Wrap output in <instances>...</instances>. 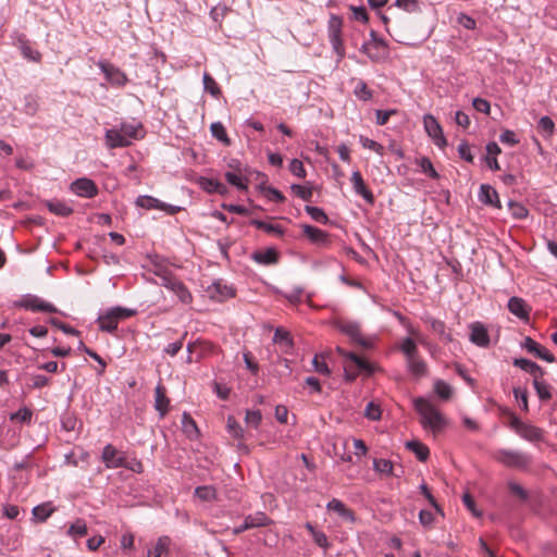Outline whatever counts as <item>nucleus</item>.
<instances>
[{"instance_id":"1","label":"nucleus","mask_w":557,"mask_h":557,"mask_svg":"<svg viewBox=\"0 0 557 557\" xmlns=\"http://www.w3.org/2000/svg\"><path fill=\"white\" fill-rule=\"evenodd\" d=\"M414 408L421 417L420 422L424 429H429L436 434L445 428L446 419L429 400L422 397L414 399Z\"/></svg>"},{"instance_id":"2","label":"nucleus","mask_w":557,"mask_h":557,"mask_svg":"<svg viewBox=\"0 0 557 557\" xmlns=\"http://www.w3.org/2000/svg\"><path fill=\"white\" fill-rule=\"evenodd\" d=\"M135 314V310L116 307L111 309L104 315L99 317V326L101 331L114 332L120 320L129 318Z\"/></svg>"},{"instance_id":"3","label":"nucleus","mask_w":557,"mask_h":557,"mask_svg":"<svg viewBox=\"0 0 557 557\" xmlns=\"http://www.w3.org/2000/svg\"><path fill=\"white\" fill-rule=\"evenodd\" d=\"M361 51L376 62L387 55V42L380 38L375 30H371L370 40L362 45Z\"/></svg>"},{"instance_id":"4","label":"nucleus","mask_w":557,"mask_h":557,"mask_svg":"<svg viewBox=\"0 0 557 557\" xmlns=\"http://www.w3.org/2000/svg\"><path fill=\"white\" fill-rule=\"evenodd\" d=\"M497 460L507 467L525 468L530 463V457L515 450H499Z\"/></svg>"},{"instance_id":"5","label":"nucleus","mask_w":557,"mask_h":557,"mask_svg":"<svg viewBox=\"0 0 557 557\" xmlns=\"http://www.w3.org/2000/svg\"><path fill=\"white\" fill-rule=\"evenodd\" d=\"M423 124L425 132L430 137L433 138L436 146H438L440 148H444L447 146V139L443 134L442 126L433 115L426 114L423 119Z\"/></svg>"},{"instance_id":"6","label":"nucleus","mask_w":557,"mask_h":557,"mask_svg":"<svg viewBox=\"0 0 557 557\" xmlns=\"http://www.w3.org/2000/svg\"><path fill=\"white\" fill-rule=\"evenodd\" d=\"M98 66L106 75L108 82L112 85L121 87L127 83L128 79L126 74L113 64L106 61H99Z\"/></svg>"},{"instance_id":"7","label":"nucleus","mask_w":557,"mask_h":557,"mask_svg":"<svg viewBox=\"0 0 557 557\" xmlns=\"http://www.w3.org/2000/svg\"><path fill=\"white\" fill-rule=\"evenodd\" d=\"M341 332L346 334L352 342L357 343L361 347H370L371 342L364 338L361 334V330L358 323L355 322H343L338 325Z\"/></svg>"},{"instance_id":"8","label":"nucleus","mask_w":557,"mask_h":557,"mask_svg":"<svg viewBox=\"0 0 557 557\" xmlns=\"http://www.w3.org/2000/svg\"><path fill=\"white\" fill-rule=\"evenodd\" d=\"M74 194L81 197L92 198L98 194L96 184L89 178H77L71 184Z\"/></svg>"},{"instance_id":"9","label":"nucleus","mask_w":557,"mask_h":557,"mask_svg":"<svg viewBox=\"0 0 557 557\" xmlns=\"http://www.w3.org/2000/svg\"><path fill=\"white\" fill-rule=\"evenodd\" d=\"M18 306L32 311L42 312H55L57 309L53 305L41 300L37 296H26L20 302Z\"/></svg>"},{"instance_id":"10","label":"nucleus","mask_w":557,"mask_h":557,"mask_svg":"<svg viewBox=\"0 0 557 557\" xmlns=\"http://www.w3.org/2000/svg\"><path fill=\"white\" fill-rule=\"evenodd\" d=\"M102 461L107 468H119L125 466V459L113 445L108 444L102 450Z\"/></svg>"},{"instance_id":"11","label":"nucleus","mask_w":557,"mask_h":557,"mask_svg":"<svg viewBox=\"0 0 557 557\" xmlns=\"http://www.w3.org/2000/svg\"><path fill=\"white\" fill-rule=\"evenodd\" d=\"M470 341L480 347H487L490 344V336L487 329L481 322H473L470 325Z\"/></svg>"},{"instance_id":"12","label":"nucleus","mask_w":557,"mask_h":557,"mask_svg":"<svg viewBox=\"0 0 557 557\" xmlns=\"http://www.w3.org/2000/svg\"><path fill=\"white\" fill-rule=\"evenodd\" d=\"M16 47L25 59L32 62H40L41 53L33 48L32 42L25 37V35H20L17 37Z\"/></svg>"},{"instance_id":"13","label":"nucleus","mask_w":557,"mask_h":557,"mask_svg":"<svg viewBox=\"0 0 557 557\" xmlns=\"http://www.w3.org/2000/svg\"><path fill=\"white\" fill-rule=\"evenodd\" d=\"M351 183L356 194L360 195L370 205L374 202V196L371 193V190L367 187L359 171L352 172Z\"/></svg>"},{"instance_id":"14","label":"nucleus","mask_w":557,"mask_h":557,"mask_svg":"<svg viewBox=\"0 0 557 557\" xmlns=\"http://www.w3.org/2000/svg\"><path fill=\"white\" fill-rule=\"evenodd\" d=\"M508 310L517 318L528 321L531 308L522 298L513 296L508 301Z\"/></svg>"},{"instance_id":"15","label":"nucleus","mask_w":557,"mask_h":557,"mask_svg":"<svg viewBox=\"0 0 557 557\" xmlns=\"http://www.w3.org/2000/svg\"><path fill=\"white\" fill-rule=\"evenodd\" d=\"M523 347L531 354H534L537 358L543 359L547 362L555 360L553 354H550L545 347L540 345L531 337H525Z\"/></svg>"},{"instance_id":"16","label":"nucleus","mask_w":557,"mask_h":557,"mask_svg":"<svg viewBox=\"0 0 557 557\" xmlns=\"http://www.w3.org/2000/svg\"><path fill=\"white\" fill-rule=\"evenodd\" d=\"M479 199L482 203L495 207L497 209L502 208L500 200L498 198L497 191L487 184H483L480 187Z\"/></svg>"},{"instance_id":"17","label":"nucleus","mask_w":557,"mask_h":557,"mask_svg":"<svg viewBox=\"0 0 557 557\" xmlns=\"http://www.w3.org/2000/svg\"><path fill=\"white\" fill-rule=\"evenodd\" d=\"M106 144L111 149L131 145L129 138L124 136L117 128H111L106 132Z\"/></svg>"},{"instance_id":"18","label":"nucleus","mask_w":557,"mask_h":557,"mask_svg":"<svg viewBox=\"0 0 557 557\" xmlns=\"http://www.w3.org/2000/svg\"><path fill=\"white\" fill-rule=\"evenodd\" d=\"M329 511L336 512L343 520L348 522H355L356 517L352 510L346 507V505L336 498L330 500L326 505Z\"/></svg>"},{"instance_id":"19","label":"nucleus","mask_w":557,"mask_h":557,"mask_svg":"<svg viewBox=\"0 0 557 557\" xmlns=\"http://www.w3.org/2000/svg\"><path fill=\"white\" fill-rule=\"evenodd\" d=\"M170 399L166 397V389L162 384H158L154 389V408L161 417L169 411Z\"/></svg>"},{"instance_id":"20","label":"nucleus","mask_w":557,"mask_h":557,"mask_svg":"<svg viewBox=\"0 0 557 557\" xmlns=\"http://www.w3.org/2000/svg\"><path fill=\"white\" fill-rule=\"evenodd\" d=\"M408 371L417 379L425 376L428 366L420 355L406 359Z\"/></svg>"},{"instance_id":"21","label":"nucleus","mask_w":557,"mask_h":557,"mask_svg":"<svg viewBox=\"0 0 557 557\" xmlns=\"http://www.w3.org/2000/svg\"><path fill=\"white\" fill-rule=\"evenodd\" d=\"M304 234L313 244L324 245L329 242V234L315 226L304 224L301 225Z\"/></svg>"},{"instance_id":"22","label":"nucleus","mask_w":557,"mask_h":557,"mask_svg":"<svg viewBox=\"0 0 557 557\" xmlns=\"http://www.w3.org/2000/svg\"><path fill=\"white\" fill-rule=\"evenodd\" d=\"M337 351L343 357L349 359L357 367L358 370L364 371L369 374H371L374 371L373 366L371 363H369L367 360L359 357L358 355H356L354 352H348L341 347H337Z\"/></svg>"},{"instance_id":"23","label":"nucleus","mask_w":557,"mask_h":557,"mask_svg":"<svg viewBox=\"0 0 557 557\" xmlns=\"http://www.w3.org/2000/svg\"><path fill=\"white\" fill-rule=\"evenodd\" d=\"M513 364L519 367L523 371L532 374L534 376V379L542 377L544 374L543 369L539 364H536L535 362H533L529 359H524V358L515 359Z\"/></svg>"},{"instance_id":"24","label":"nucleus","mask_w":557,"mask_h":557,"mask_svg":"<svg viewBox=\"0 0 557 557\" xmlns=\"http://www.w3.org/2000/svg\"><path fill=\"white\" fill-rule=\"evenodd\" d=\"M252 259L258 263L269 265L276 263L278 256L274 248H268L263 251H256Z\"/></svg>"},{"instance_id":"25","label":"nucleus","mask_w":557,"mask_h":557,"mask_svg":"<svg viewBox=\"0 0 557 557\" xmlns=\"http://www.w3.org/2000/svg\"><path fill=\"white\" fill-rule=\"evenodd\" d=\"M518 434L530 442H539L543 440V431L540 428L530 424L520 426Z\"/></svg>"},{"instance_id":"26","label":"nucleus","mask_w":557,"mask_h":557,"mask_svg":"<svg viewBox=\"0 0 557 557\" xmlns=\"http://www.w3.org/2000/svg\"><path fill=\"white\" fill-rule=\"evenodd\" d=\"M54 511L51 503H44L33 508V518L37 522H45Z\"/></svg>"},{"instance_id":"27","label":"nucleus","mask_w":557,"mask_h":557,"mask_svg":"<svg viewBox=\"0 0 557 557\" xmlns=\"http://www.w3.org/2000/svg\"><path fill=\"white\" fill-rule=\"evenodd\" d=\"M406 447L414 453L420 461H425L430 455L428 446L419 441H409L406 443Z\"/></svg>"},{"instance_id":"28","label":"nucleus","mask_w":557,"mask_h":557,"mask_svg":"<svg viewBox=\"0 0 557 557\" xmlns=\"http://www.w3.org/2000/svg\"><path fill=\"white\" fill-rule=\"evenodd\" d=\"M169 290H171L173 294H175L183 304L191 302V299H193L191 294L189 293L187 287L183 284V282L180 281L178 278L173 284V287H170Z\"/></svg>"},{"instance_id":"29","label":"nucleus","mask_w":557,"mask_h":557,"mask_svg":"<svg viewBox=\"0 0 557 557\" xmlns=\"http://www.w3.org/2000/svg\"><path fill=\"white\" fill-rule=\"evenodd\" d=\"M171 540L168 536H161L158 539L156 545L148 549L147 557H161V555L168 552Z\"/></svg>"},{"instance_id":"30","label":"nucleus","mask_w":557,"mask_h":557,"mask_svg":"<svg viewBox=\"0 0 557 557\" xmlns=\"http://www.w3.org/2000/svg\"><path fill=\"white\" fill-rule=\"evenodd\" d=\"M343 18L338 15L332 14L327 23L329 38L342 36Z\"/></svg>"},{"instance_id":"31","label":"nucleus","mask_w":557,"mask_h":557,"mask_svg":"<svg viewBox=\"0 0 557 557\" xmlns=\"http://www.w3.org/2000/svg\"><path fill=\"white\" fill-rule=\"evenodd\" d=\"M136 205L138 207H141L145 209H161V210L166 209L165 205H163L160 200H158L151 196H139L136 199Z\"/></svg>"},{"instance_id":"32","label":"nucleus","mask_w":557,"mask_h":557,"mask_svg":"<svg viewBox=\"0 0 557 557\" xmlns=\"http://www.w3.org/2000/svg\"><path fill=\"white\" fill-rule=\"evenodd\" d=\"M537 129L545 139H549L554 134L555 123L549 116H543L539 121Z\"/></svg>"},{"instance_id":"33","label":"nucleus","mask_w":557,"mask_h":557,"mask_svg":"<svg viewBox=\"0 0 557 557\" xmlns=\"http://www.w3.org/2000/svg\"><path fill=\"white\" fill-rule=\"evenodd\" d=\"M49 211L60 216H67L72 213V208L60 200H51L47 202Z\"/></svg>"},{"instance_id":"34","label":"nucleus","mask_w":557,"mask_h":557,"mask_svg":"<svg viewBox=\"0 0 557 557\" xmlns=\"http://www.w3.org/2000/svg\"><path fill=\"white\" fill-rule=\"evenodd\" d=\"M210 131L214 138H216L218 140H220L221 143H223L226 146L231 145V139L228 138V136L226 134V129L221 122L212 123L210 126Z\"/></svg>"},{"instance_id":"35","label":"nucleus","mask_w":557,"mask_h":557,"mask_svg":"<svg viewBox=\"0 0 557 557\" xmlns=\"http://www.w3.org/2000/svg\"><path fill=\"white\" fill-rule=\"evenodd\" d=\"M224 176L228 184L242 190L247 189V184L242 176V169H237V172L227 171Z\"/></svg>"},{"instance_id":"36","label":"nucleus","mask_w":557,"mask_h":557,"mask_svg":"<svg viewBox=\"0 0 557 557\" xmlns=\"http://www.w3.org/2000/svg\"><path fill=\"white\" fill-rule=\"evenodd\" d=\"M248 527L250 529L258 528V527H265L270 524L271 520L270 518L264 515L263 512H257L255 515H249L245 518Z\"/></svg>"},{"instance_id":"37","label":"nucleus","mask_w":557,"mask_h":557,"mask_svg":"<svg viewBox=\"0 0 557 557\" xmlns=\"http://www.w3.org/2000/svg\"><path fill=\"white\" fill-rule=\"evenodd\" d=\"M87 532V524L83 519H76L67 530V534L73 539L85 536Z\"/></svg>"},{"instance_id":"38","label":"nucleus","mask_w":557,"mask_h":557,"mask_svg":"<svg viewBox=\"0 0 557 557\" xmlns=\"http://www.w3.org/2000/svg\"><path fill=\"white\" fill-rule=\"evenodd\" d=\"M428 321L433 332L442 336L446 342H453V336L450 333L446 332V325L443 321L433 318Z\"/></svg>"},{"instance_id":"39","label":"nucleus","mask_w":557,"mask_h":557,"mask_svg":"<svg viewBox=\"0 0 557 557\" xmlns=\"http://www.w3.org/2000/svg\"><path fill=\"white\" fill-rule=\"evenodd\" d=\"M273 342L282 345L285 349L293 346L290 334L282 327H277L274 332Z\"/></svg>"},{"instance_id":"40","label":"nucleus","mask_w":557,"mask_h":557,"mask_svg":"<svg viewBox=\"0 0 557 557\" xmlns=\"http://www.w3.org/2000/svg\"><path fill=\"white\" fill-rule=\"evenodd\" d=\"M354 94L355 96L359 99V100H362V101H368L372 98L373 96V92L371 89L368 88V85L359 79L357 83H356V86H355V89H354Z\"/></svg>"},{"instance_id":"41","label":"nucleus","mask_w":557,"mask_h":557,"mask_svg":"<svg viewBox=\"0 0 557 557\" xmlns=\"http://www.w3.org/2000/svg\"><path fill=\"white\" fill-rule=\"evenodd\" d=\"M195 495L203 502H210V500L215 499L216 492L213 486L203 485V486H198L195 490Z\"/></svg>"},{"instance_id":"42","label":"nucleus","mask_w":557,"mask_h":557,"mask_svg":"<svg viewBox=\"0 0 557 557\" xmlns=\"http://www.w3.org/2000/svg\"><path fill=\"white\" fill-rule=\"evenodd\" d=\"M120 131L123 133L124 136L128 137L129 143H132L133 139H137L139 137V133L141 132V125L138 123H124L121 125Z\"/></svg>"},{"instance_id":"43","label":"nucleus","mask_w":557,"mask_h":557,"mask_svg":"<svg viewBox=\"0 0 557 557\" xmlns=\"http://www.w3.org/2000/svg\"><path fill=\"white\" fill-rule=\"evenodd\" d=\"M182 425L184 432L189 436L193 437L198 433V428L194 419L190 417L189 413L184 412L182 416Z\"/></svg>"},{"instance_id":"44","label":"nucleus","mask_w":557,"mask_h":557,"mask_svg":"<svg viewBox=\"0 0 557 557\" xmlns=\"http://www.w3.org/2000/svg\"><path fill=\"white\" fill-rule=\"evenodd\" d=\"M400 350L405 355L406 359L419 355L414 341L410 337L403 339L400 344Z\"/></svg>"},{"instance_id":"45","label":"nucleus","mask_w":557,"mask_h":557,"mask_svg":"<svg viewBox=\"0 0 557 557\" xmlns=\"http://www.w3.org/2000/svg\"><path fill=\"white\" fill-rule=\"evenodd\" d=\"M250 224L259 230H263L267 233H274L277 234L278 236L283 235V230L281 228L280 225L270 224L260 220H251Z\"/></svg>"},{"instance_id":"46","label":"nucleus","mask_w":557,"mask_h":557,"mask_svg":"<svg viewBox=\"0 0 557 557\" xmlns=\"http://www.w3.org/2000/svg\"><path fill=\"white\" fill-rule=\"evenodd\" d=\"M226 428L232 437L243 438L244 430L233 416L227 417Z\"/></svg>"},{"instance_id":"47","label":"nucleus","mask_w":557,"mask_h":557,"mask_svg":"<svg viewBox=\"0 0 557 557\" xmlns=\"http://www.w3.org/2000/svg\"><path fill=\"white\" fill-rule=\"evenodd\" d=\"M203 87H205V90L210 92L213 97H219L221 94V89L218 86L216 82L208 73L203 74Z\"/></svg>"},{"instance_id":"48","label":"nucleus","mask_w":557,"mask_h":557,"mask_svg":"<svg viewBox=\"0 0 557 557\" xmlns=\"http://www.w3.org/2000/svg\"><path fill=\"white\" fill-rule=\"evenodd\" d=\"M305 211L317 222L319 223H323V224H326L327 221H329V218L327 215L325 214V212L321 209V208H318V207H312V206H306L305 207Z\"/></svg>"},{"instance_id":"49","label":"nucleus","mask_w":557,"mask_h":557,"mask_svg":"<svg viewBox=\"0 0 557 557\" xmlns=\"http://www.w3.org/2000/svg\"><path fill=\"white\" fill-rule=\"evenodd\" d=\"M508 208L511 212V215L515 218V219H524L527 218L528 215V209L520 202H516V201H509L508 202Z\"/></svg>"},{"instance_id":"50","label":"nucleus","mask_w":557,"mask_h":557,"mask_svg":"<svg viewBox=\"0 0 557 557\" xmlns=\"http://www.w3.org/2000/svg\"><path fill=\"white\" fill-rule=\"evenodd\" d=\"M418 164L420 165L422 172L425 173L426 175H429L430 177H432V178L440 177L438 173L434 169V166L429 158H426V157L421 158L418 161Z\"/></svg>"},{"instance_id":"51","label":"nucleus","mask_w":557,"mask_h":557,"mask_svg":"<svg viewBox=\"0 0 557 557\" xmlns=\"http://www.w3.org/2000/svg\"><path fill=\"white\" fill-rule=\"evenodd\" d=\"M262 414L260 410H247L245 414V422L247 425L257 429L261 423Z\"/></svg>"},{"instance_id":"52","label":"nucleus","mask_w":557,"mask_h":557,"mask_svg":"<svg viewBox=\"0 0 557 557\" xmlns=\"http://www.w3.org/2000/svg\"><path fill=\"white\" fill-rule=\"evenodd\" d=\"M359 141H360V144L362 145L363 148L373 150V151H375L376 153H379L381 156L384 152V147L381 144H379V143H376V141H374V140L366 137V136L361 135L359 137Z\"/></svg>"},{"instance_id":"53","label":"nucleus","mask_w":557,"mask_h":557,"mask_svg":"<svg viewBox=\"0 0 557 557\" xmlns=\"http://www.w3.org/2000/svg\"><path fill=\"white\" fill-rule=\"evenodd\" d=\"M435 393L443 399H449L451 396V387L444 381H436L434 384Z\"/></svg>"},{"instance_id":"54","label":"nucleus","mask_w":557,"mask_h":557,"mask_svg":"<svg viewBox=\"0 0 557 557\" xmlns=\"http://www.w3.org/2000/svg\"><path fill=\"white\" fill-rule=\"evenodd\" d=\"M533 385L542 400H547L552 397L549 387L544 382H541L539 379H534Z\"/></svg>"},{"instance_id":"55","label":"nucleus","mask_w":557,"mask_h":557,"mask_svg":"<svg viewBox=\"0 0 557 557\" xmlns=\"http://www.w3.org/2000/svg\"><path fill=\"white\" fill-rule=\"evenodd\" d=\"M381 408L379 405L374 404L373 401L369 403L366 407V411H364V416L372 420V421H376V420H380L381 418Z\"/></svg>"},{"instance_id":"56","label":"nucleus","mask_w":557,"mask_h":557,"mask_svg":"<svg viewBox=\"0 0 557 557\" xmlns=\"http://www.w3.org/2000/svg\"><path fill=\"white\" fill-rule=\"evenodd\" d=\"M203 187L209 193L224 194L226 191V186L215 180H207Z\"/></svg>"},{"instance_id":"57","label":"nucleus","mask_w":557,"mask_h":557,"mask_svg":"<svg viewBox=\"0 0 557 557\" xmlns=\"http://www.w3.org/2000/svg\"><path fill=\"white\" fill-rule=\"evenodd\" d=\"M290 188L294 191V194L301 198L302 200L309 201L312 197V189L309 187L293 184Z\"/></svg>"},{"instance_id":"58","label":"nucleus","mask_w":557,"mask_h":557,"mask_svg":"<svg viewBox=\"0 0 557 557\" xmlns=\"http://www.w3.org/2000/svg\"><path fill=\"white\" fill-rule=\"evenodd\" d=\"M157 276L159 277V284L168 289H170V287H173V284L177 280V277H175L168 271L159 272L157 273Z\"/></svg>"},{"instance_id":"59","label":"nucleus","mask_w":557,"mask_h":557,"mask_svg":"<svg viewBox=\"0 0 557 557\" xmlns=\"http://www.w3.org/2000/svg\"><path fill=\"white\" fill-rule=\"evenodd\" d=\"M262 191L264 193L265 197H268L270 200L275 202H283L285 200L284 195L274 187H261Z\"/></svg>"},{"instance_id":"60","label":"nucleus","mask_w":557,"mask_h":557,"mask_svg":"<svg viewBox=\"0 0 557 557\" xmlns=\"http://www.w3.org/2000/svg\"><path fill=\"white\" fill-rule=\"evenodd\" d=\"M334 52L337 54L338 60L345 57V47L342 36L329 38Z\"/></svg>"},{"instance_id":"61","label":"nucleus","mask_w":557,"mask_h":557,"mask_svg":"<svg viewBox=\"0 0 557 557\" xmlns=\"http://www.w3.org/2000/svg\"><path fill=\"white\" fill-rule=\"evenodd\" d=\"M395 5L409 13L419 11V3L417 0H396Z\"/></svg>"},{"instance_id":"62","label":"nucleus","mask_w":557,"mask_h":557,"mask_svg":"<svg viewBox=\"0 0 557 557\" xmlns=\"http://www.w3.org/2000/svg\"><path fill=\"white\" fill-rule=\"evenodd\" d=\"M33 412L28 408H22L18 411L12 413L10 416V420L12 421H21V422H29L32 419Z\"/></svg>"},{"instance_id":"63","label":"nucleus","mask_w":557,"mask_h":557,"mask_svg":"<svg viewBox=\"0 0 557 557\" xmlns=\"http://www.w3.org/2000/svg\"><path fill=\"white\" fill-rule=\"evenodd\" d=\"M289 171L300 177V178H304L306 176V170L304 168V164L300 160L298 159H293L289 163Z\"/></svg>"},{"instance_id":"64","label":"nucleus","mask_w":557,"mask_h":557,"mask_svg":"<svg viewBox=\"0 0 557 557\" xmlns=\"http://www.w3.org/2000/svg\"><path fill=\"white\" fill-rule=\"evenodd\" d=\"M373 466L377 472L382 473H391L393 470V463L386 459H375Z\"/></svg>"}]
</instances>
